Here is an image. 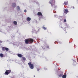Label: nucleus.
<instances>
[{
  "label": "nucleus",
  "mask_w": 78,
  "mask_h": 78,
  "mask_svg": "<svg viewBox=\"0 0 78 78\" xmlns=\"http://www.w3.org/2000/svg\"><path fill=\"white\" fill-rule=\"evenodd\" d=\"M34 41V39L32 38H29L25 39L24 42L26 44H30L32 43Z\"/></svg>",
  "instance_id": "f257e3e1"
},
{
  "label": "nucleus",
  "mask_w": 78,
  "mask_h": 78,
  "mask_svg": "<svg viewBox=\"0 0 78 78\" xmlns=\"http://www.w3.org/2000/svg\"><path fill=\"white\" fill-rule=\"evenodd\" d=\"M55 0H51L49 1V3L51 5V6L53 7L54 6V8H56V6L55 5Z\"/></svg>",
  "instance_id": "f03ea898"
},
{
  "label": "nucleus",
  "mask_w": 78,
  "mask_h": 78,
  "mask_svg": "<svg viewBox=\"0 0 78 78\" xmlns=\"http://www.w3.org/2000/svg\"><path fill=\"white\" fill-rule=\"evenodd\" d=\"M28 65H29L30 68L31 69H33L34 68V65L32 64L31 62L28 63Z\"/></svg>",
  "instance_id": "7ed1b4c3"
},
{
  "label": "nucleus",
  "mask_w": 78,
  "mask_h": 78,
  "mask_svg": "<svg viewBox=\"0 0 78 78\" xmlns=\"http://www.w3.org/2000/svg\"><path fill=\"white\" fill-rule=\"evenodd\" d=\"M11 72V70H6L5 72V73H4V74L8 75Z\"/></svg>",
  "instance_id": "20e7f679"
},
{
  "label": "nucleus",
  "mask_w": 78,
  "mask_h": 78,
  "mask_svg": "<svg viewBox=\"0 0 78 78\" xmlns=\"http://www.w3.org/2000/svg\"><path fill=\"white\" fill-rule=\"evenodd\" d=\"M63 12L67 14V13L69 12V11L67 9H64V10H63Z\"/></svg>",
  "instance_id": "39448f33"
},
{
  "label": "nucleus",
  "mask_w": 78,
  "mask_h": 78,
  "mask_svg": "<svg viewBox=\"0 0 78 78\" xmlns=\"http://www.w3.org/2000/svg\"><path fill=\"white\" fill-rule=\"evenodd\" d=\"M37 15L39 16H42L43 15L42 14V13L40 12H38V13H37Z\"/></svg>",
  "instance_id": "423d86ee"
},
{
  "label": "nucleus",
  "mask_w": 78,
  "mask_h": 78,
  "mask_svg": "<svg viewBox=\"0 0 78 78\" xmlns=\"http://www.w3.org/2000/svg\"><path fill=\"white\" fill-rule=\"evenodd\" d=\"M17 55H18V56L20 58H21L22 57V55L21 54H18Z\"/></svg>",
  "instance_id": "0eeeda50"
},
{
  "label": "nucleus",
  "mask_w": 78,
  "mask_h": 78,
  "mask_svg": "<svg viewBox=\"0 0 78 78\" xmlns=\"http://www.w3.org/2000/svg\"><path fill=\"white\" fill-rule=\"evenodd\" d=\"M31 19L29 17H28L27 18V20L28 21H30L31 20Z\"/></svg>",
  "instance_id": "6e6552de"
},
{
  "label": "nucleus",
  "mask_w": 78,
  "mask_h": 78,
  "mask_svg": "<svg viewBox=\"0 0 78 78\" xmlns=\"http://www.w3.org/2000/svg\"><path fill=\"white\" fill-rule=\"evenodd\" d=\"M16 4L15 3L12 4V6L13 7H15L16 6Z\"/></svg>",
  "instance_id": "1a4fd4ad"
},
{
  "label": "nucleus",
  "mask_w": 78,
  "mask_h": 78,
  "mask_svg": "<svg viewBox=\"0 0 78 78\" xmlns=\"http://www.w3.org/2000/svg\"><path fill=\"white\" fill-rule=\"evenodd\" d=\"M66 76H67L66 74L63 75V76H62V78H66Z\"/></svg>",
  "instance_id": "9d476101"
},
{
  "label": "nucleus",
  "mask_w": 78,
  "mask_h": 78,
  "mask_svg": "<svg viewBox=\"0 0 78 78\" xmlns=\"http://www.w3.org/2000/svg\"><path fill=\"white\" fill-rule=\"evenodd\" d=\"M13 24L15 25H17V22L16 21H14L13 22Z\"/></svg>",
  "instance_id": "9b49d317"
},
{
  "label": "nucleus",
  "mask_w": 78,
  "mask_h": 78,
  "mask_svg": "<svg viewBox=\"0 0 78 78\" xmlns=\"http://www.w3.org/2000/svg\"><path fill=\"white\" fill-rule=\"evenodd\" d=\"M63 75V73H61L60 74V75H58V76L61 77Z\"/></svg>",
  "instance_id": "f8f14e48"
},
{
  "label": "nucleus",
  "mask_w": 78,
  "mask_h": 78,
  "mask_svg": "<svg viewBox=\"0 0 78 78\" xmlns=\"http://www.w3.org/2000/svg\"><path fill=\"white\" fill-rule=\"evenodd\" d=\"M68 2H64V4L65 5H67L68 4Z\"/></svg>",
  "instance_id": "ddd939ff"
},
{
  "label": "nucleus",
  "mask_w": 78,
  "mask_h": 78,
  "mask_svg": "<svg viewBox=\"0 0 78 78\" xmlns=\"http://www.w3.org/2000/svg\"><path fill=\"white\" fill-rule=\"evenodd\" d=\"M5 47H2V49L3 51H5Z\"/></svg>",
  "instance_id": "4468645a"
},
{
  "label": "nucleus",
  "mask_w": 78,
  "mask_h": 78,
  "mask_svg": "<svg viewBox=\"0 0 78 78\" xmlns=\"http://www.w3.org/2000/svg\"><path fill=\"white\" fill-rule=\"evenodd\" d=\"M0 56L1 57H3L4 56V55L2 54H0Z\"/></svg>",
  "instance_id": "2eb2a0df"
},
{
  "label": "nucleus",
  "mask_w": 78,
  "mask_h": 78,
  "mask_svg": "<svg viewBox=\"0 0 78 78\" xmlns=\"http://www.w3.org/2000/svg\"><path fill=\"white\" fill-rule=\"evenodd\" d=\"M22 58H23V60H24V61L26 60V59L25 57H23Z\"/></svg>",
  "instance_id": "dca6fc26"
},
{
  "label": "nucleus",
  "mask_w": 78,
  "mask_h": 78,
  "mask_svg": "<svg viewBox=\"0 0 78 78\" xmlns=\"http://www.w3.org/2000/svg\"><path fill=\"white\" fill-rule=\"evenodd\" d=\"M5 50L6 51H9V49L8 48H5Z\"/></svg>",
  "instance_id": "f3484780"
},
{
  "label": "nucleus",
  "mask_w": 78,
  "mask_h": 78,
  "mask_svg": "<svg viewBox=\"0 0 78 78\" xmlns=\"http://www.w3.org/2000/svg\"><path fill=\"white\" fill-rule=\"evenodd\" d=\"M20 7L19 6H18V7H17V10H20Z\"/></svg>",
  "instance_id": "a211bd4d"
},
{
  "label": "nucleus",
  "mask_w": 78,
  "mask_h": 78,
  "mask_svg": "<svg viewBox=\"0 0 78 78\" xmlns=\"http://www.w3.org/2000/svg\"><path fill=\"white\" fill-rule=\"evenodd\" d=\"M44 26H43V29L44 30H46L47 29L46 28L44 27Z\"/></svg>",
  "instance_id": "6ab92c4d"
},
{
  "label": "nucleus",
  "mask_w": 78,
  "mask_h": 78,
  "mask_svg": "<svg viewBox=\"0 0 78 78\" xmlns=\"http://www.w3.org/2000/svg\"><path fill=\"white\" fill-rule=\"evenodd\" d=\"M66 22V19L64 20V22Z\"/></svg>",
  "instance_id": "aec40b11"
},
{
  "label": "nucleus",
  "mask_w": 78,
  "mask_h": 78,
  "mask_svg": "<svg viewBox=\"0 0 78 78\" xmlns=\"http://www.w3.org/2000/svg\"><path fill=\"white\" fill-rule=\"evenodd\" d=\"M27 11L26 9L24 10V12H27Z\"/></svg>",
  "instance_id": "412c9836"
},
{
  "label": "nucleus",
  "mask_w": 78,
  "mask_h": 78,
  "mask_svg": "<svg viewBox=\"0 0 78 78\" xmlns=\"http://www.w3.org/2000/svg\"><path fill=\"white\" fill-rule=\"evenodd\" d=\"M39 70H40L39 69H38V68L37 69V71H39Z\"/></svg>",
  "instance_id": "4be33fe9"
},
{
  "label": "nucleus",
  "mask_w": 78,
  "mask_h": 78,
  "mask_svg": "<svg viewBox=\"0 0 78 78\" xmlns=\"http://www.w3.org/2000/svg\"><path fill=\"white\" fill-rule=\"evenodd\" d=\"M46 47L48 48H49V46H47V47Z\"/></svg>",
  "instance_id": "5701e85b"
},
{
  "label": "nucleus",
  "mask_w": 78,
  "mask_h": 78,
  "mask_svg": "<svg viewBox=\"0 0 78 78\" xmlns=\"http://www.w3.org/2000/svg\"><path fill=\"white\" fill-rule=\"evenodd\" d=\"M73 9H75V7L74 6L73 7Z\"/></svg>",
  "instance_id": "b1692460"
},
{
  "label": "nucleus",
  "mask_w": 78,
  "mask_h": 78,
  "mask_svg": "<svg viewBox=\"0 0 78 78\" xmlns=\"http://www.w3.org/2000/svg\"><path fill=\"white\" fill-rule=\"evenodd\" d=\"M2 41H0V42L1 43H2Z\"/></svg>",
  "instance_id": "393cba45"
},
{
  "label": "nucleus",
  "mask_w": 78,
  "mask_h": 78,
  "mask_svg": "<svg viewBox=\"0 0 78 78\" xmlns=\"http://www.w3.org/2000/svg\"><path fill=\"white\" fill-rule=\"evenodd\" d=\"M34 76V77H35V76Z\"/></svg>",
  "instance_id": "a878e982"
}]
</instances>
